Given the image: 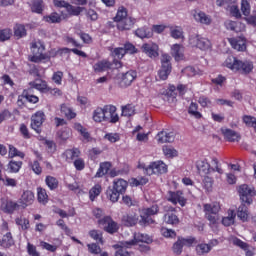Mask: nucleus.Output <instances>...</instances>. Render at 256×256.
I'll return each mask as SVG.
<instances>
[{
    "label": "nucleus",
    "mask_w": 256,
    "mask_h": 256,
    "mask_svg": "<svg viewBox=\"0 0 256 256\" xmlns=\"http://www.w3.org/2000/svg\"><path fill=\"white\" fill-rule=\"evenodd\" d=\"M196 167L201 177L211 175V173H218V175H223V168H221L217 158H204L198 160Z\"/></svg>",
    "instance_id": "f257e3e1"
},
{
    "label": "nucleus",
    "mask_w": 256,
    "mask_h": 256,
    "mask_svg": "<svg viewBox=\"0 0 256 256\" xmlns=\"http://www.w3.org/2000/svg\"><path fill=\"white\" fill-rule=\"evenodd\" d=\"M224 67L230 69L234 73H241L242 75H247L253 71V63L251 61L239 60L234 56H229L224 61Z\"/></svg>",
    "instance_id": "f03ea898"
},
{
    "label": "nucleus",
    "mask_w": 256,
    "mask_h": 256,
    "mask_svg": "<svg viewBox=\"0 0 256 256\" xmlns=\"http://www.w3.org/2000/svg\"><path fill=\"white\" fill-rule=\"evenodd\" d=\"M114 22L119 31H129L135 25V19L127 16V8L120 6L117 10Z\"/></svg>",
    "instance_id": "7ed1b4c3"
},
{
    "label": "nucleus",
    "mask_w": 256,
    "mask_h": 256,
    "mask_svg": "<svg viewBox=\"0 0 256 256\" xmlns=\"http://www.w3.org/2000/svg\"><path fill=\"white\" fill-rule=\"evenodd\" d=\"M138 169H142L145 175H164V173H167L168 166L163 162L162 160H157L154 162H150V164L147 166L145 163H139Z\"/></svg>",
    "instance_id": "20e7f679"
},
{
    "label": "nucleus",
    "mask_w": 256,
    "mask_h": 256,
    "mask_svg": "<svg viewBox=\"0 0 256 256\" xmlns=\"http://www.w3.org/2000/svg\"><path fill=\"white\" fill-rule=\"evenodd\" d=\"M204 212L206 219L210 225H217L219 223V212L221 211V204L219 202H212L204 204Z\"/></svg>",
    "instance_id": "39448f33"
},
{
    "label": "nucleus",
    "mask_w": 256,
    "mask_h": 256,
    "mask_svg": "<svg viewBox=\"0 0 256 256\" xmlns=\"http://www.w3.org/2000/svg\"><path fill=\"white\" fill-rule=\"evenodd\" d=\"M45 45L41 41H35L31 44V53L28 57L29 61L32 63H41V61H45L49 59L47 55L44 54Z\"/></svg>",
    "instance_id": "423d86ee"
},
{
    "label": "nucleus",
    "mask_w": 256,
    "mask_h": 256,
    "mask_svg": "<svg viewBox=\"0 0 256 256\" xmlns=\"http://www.w3.org/2000/svg\"><path fill=\"white\" fill-rule=\"evenodd\" d=\"M159 213V206L153 205L150 208H143L140 210V220L138 221L139 225L145 227V225H153L155 220L151 218L152 215H157Z\"/></svg>",
    "instance_id": "0eeeda50"
},
{
    "label": "nucleus",
    "mask_w": 256,
    "mask_h": 256,
    "mask_svg": "<svg viewBox=\"0 0 256 256\" xmlns=\"http://www.w3.org/2000/svg\"><path fill=\"white\" fill-rule=\"evenodd\" d=\"M238 195L242 203L251 205V203H253V198L256 197V191L254 187L247 184H242L238 187Z\"/></svg>",
    "instance_id": "6e6552de"
},
{
    "label": "nucleus",
    "mask_w": 256,
    "mask_h": 256,
    "mask_svg": "<svg viewBox=\"0 0 256 256\" xmlns=\"http://www.w3.org/2000/svg\"><path fill=\"white\" fill-rule=\"evenodd\" d=\"M171 56L169 54H162L161 56V67L158 70V77L161 81H167L169 75H171Z\"/></svg>",
    "instance_id": "1a4fd4ad"
},
{
    "label": "nucleus",
    "mask_w": 256,
    "mask_h": 256,
    "mask_svg": "<svg viewBox=\"0 0 256 256\" xmlns=\"http://www.w3.org/2000/svg\"><path fill=\"white\" fill-rule=\"evenodd\" d=\"M53 3H54V7H58L59 9L64 8L66 9L69 15H73L75 17L81 15V13L85 11V7L73 6L65 0H53Z\"/></svg>",
    "instance_id": "9d476101"
},
{
    "label": "nucleus",
    "mask_w": 256,
    "mask_h": 256,
    "mask_svg": "<svg viewBox=\"0 0 256 256\" xmlns=\"http://www.w3.org/2000/svg\"><path fill=\"white\" fill-rule=\"evenodd\" d=\"M98 225L106 231V233H117L119 231V224L113 221V219L109 216L102 218V220H98Z\"/></svg>",
    "instance_id": "9b49d317"
},
{
    "label": "nucleus",
    "mask_w": 256,
    "mask_h": 256,
    "mask_svg": "<svg viewBox=\"0 0 256 256\" xmlns=\"http://www.w3.org/2000/svg\"><path fill=\"white\" fill-rule=\"evenodd\" d=\"M140 243H146V245H149L150 243H153V238L147 234L136 233L133 236V240L126 241L125 246L137 247V245H141Z\"/></svg>",
    "instance_id": "f8f14e48"
},
{
    "label": "nucleus",
    "mask_w": 256,
    "mask_h": 256,
    "mask_svg": "<svg viewBox=\"0 0 256 256\" xmlns=\"http://www.w3.org/2000/svg\"><path fill=\"white\" fill-rule=\"evenodd\" d=\"M189 43L193 47H198L201 51H209V49H211V41L201 36H192L189 39Z\"/></svg>",
    "instance_id": "ddd939ff"
},
{
    "label": "nucleus",
    "mask_w": 256,
    "mask_h": 256,
    "mask_svg": "<svg viewBox=\"0 0 256 256\" xmlns=\"http://www.w3.org/2000/svg\"><path fill=\"white\" fill-rule=\"evenodd\" d=\"M45 112L39 110L31 116V127L36 133H41V126L45 123Z\"/></svg>",
    "instance_id": "4468645a"
},
{
    "label": "nucleus",
    "mask_w": 256,
    "mask_h": 256,
    "mask_svg": "<svg viewBox=\"0 0 256 256\" xmlns=\"http://www.w3.org/2000/svg\"><path fill=\"white\" fill-rule=\"evenodd\" d=\"M166 199L173 205H177L178 203L181 207H185L187 203V200L185 199V197H183V192L181 191H169L167 193Z\"/></svg>",
    "instance_id": "2eb2a0df"
},
{
    "label": "nucleus",
    "mask_w": 256,
    "mask_h": 256,
    "mask_svg": "<svg viewBox=\"0 0 256 256\" xmlns=\"http://www.w3.org/2000/svg\"><path fill=\"white\" fill-rule=\"evenodd\" d=\"M141 49L150 59H157V57H159V45H157V43H145L142 45Z\"/></svg>",
    "instance_id": "dca6fc26"
},
{
    "label": "nucleus",
    "mask_w": 256,
    "mask_h": 256,
    "mask_svg": "<svg viewBox=\"0 0 256 256\" xmlns=\"http://www.w3.org/2000/svg\"><path fill=\"white\" fill-rule=\"evenodd\" d=\"M118 79L120 80V87H129L137 79V72L130 70L126 73L119 74Z\"/></svg>",
    "instance_id": "f3484780"
},
{
    "label": "nucleus",
    "mask_w": 256,
    "mask_h": 256,
    "mask_svg": "<svg viewBox=\"0 0 256 256\" xmlns=\"http://www.w3.org/2000/svg\"><path fill=\"white\" fill-rule=\"evenodd\" d=\"M33 201H35V194L31 190H25L19 198L18 203L21 209H26L29 205H33Z\"/></svg>",
    "instance_id": "a211bd4d"
},
{
    "label": "nucleus",
    "mask_w": 256,
    "mask_h": 256,
    "mask_svg": "<svg viewBox=\"0 0 256 256\" xmlns=\"http://www.w3.org/2000/svg\"><path fill=\"white\" fill-rule=\"evenodd\" d=\"M105 120L110 121V123H117L119 121V114L117 113V107L114 105H105Z\"/></svg>",
    "instance_id": "6ab92c4d"
},
{
    "label": "nucleus",
    "mask_w": 256,
    "mask_h": 256,
    "mask_svg": "<svg viewBox=\"0 0 256 256\" xmlns=\"http://www.w3.org/2000/svg\"><path fill=\"white\" fill-rule=\"evenodd\" d=\"M19 208H21L19 202L7 200L6 198L1 199L0 209L5 213H13L14 211H17V209Z\"/></svg>",
    "instance_id": "aec40b11"
},
{
    "label": "nucleus",
    "mask_w": 256,
    "mask_h": 256,
    "mask_svg": "<svg viewBox=\"0 0 256 256\" xmlns=\"http://www.w3.org/2000/svg\"><path fill=\"white\" fill-rule=\"evenodd\" d=\"M73 129L75 131H77L78 133H80V135L82 137V141H84V143H89V142L93 141L91 134L89 133L87 128H85L81 123L75 122L73 124Z\"/></svg>",
    "instance_id": "412c9836"
},
{
    "label": "nucleus",
    "mask_w": 256,
    "mask_h": 256,
    "mask_svg": "<svg viewBox=\"0 0 256 256\" xmlns=\"http://www.w3.org/2000/svg\"><path fill=\"white\" fill-rule=\"evenodd\" d=\"M74 53L75 55H78L79 57H87V54L77 48H74V49H69V48H61V49H58V50H51L50 51V57H55L57 55H63L64 53L67 54V53Z\"/></svg>",
    "instance_id": "4be33fe9"
},
{
    "label": "nucleus",
    "mask_w": 256,
    "mask_h": 256,
    "mask_svg": "<svg viewBox=\"0 0 256 256\" xmlns=\"http://www.w3.org/2000/svg\"><path fill=\"white\" fill-rule=\"evenodd\" d=\"M171 55L175 61H183L185 59V47L181 44H173L171 46Z\"/></svg>",
    "instance_id": "5701e85b"
},
{
    "label": "nucleus",
    "mask_w": 256,
    "mask_h": 256,
    "mask_svg": "<svg viewBox=\"0 0 256 256\" xmlns=\"http://www.w3.org/2000/svg\"><path fill=\"white\" fill-rule=\"evenodd\" d=\"M156 140L158 143H173L175 141V133L161 131L157 134Z\"/></svg>",
    "instance_id": "b1692460"
},
{
    "label": "nucleus",
    "mask_w": 256,
    "mask_h": 256,
    "mask_svg": "<svg viewBox=\"0 0 256 256\" xmlns=\"http://www.w3.org/2000/svg\"><path fill=\"white\" fill-rule=\"evenodd\" d=\"M229 43L236 51H245L247 49V40L243 37L230 38Z\"/></svg>",
    "instance_id": "393cba45"
},
{
    "label": "nucleus",
    "mask_w": 256,
    "mask_h": 256,
    "mask_svg": "<svg viewBox=\"0 0 256 256\" xmlns=\"http://www.w3.org/2000/svg\"><path fill=\"white\" fill-rule=\"evenodd\" d=\"M193 17L195 21L201 23L202 25H211V16L207 15L203 11H194Z\"/></svg>",
    "instance_id": "a878e982"
},
{
    "label": "nucleus",
    "mask_w": 256,
    "mask_h": 256,
    "mask_svg": "<svg viewBox=\"0 0 256 256\" xmlns=\"http://www.w3.org/2000/svg\"><path fill=\"white\" fill-rule=\"evenodd\" d=\"M127 187H129V182H127L124 179L120 178V179H115L113 181L112 189H114V191H117L121 195H123V193L127 191Z\"/></svg>",
    "instance_id": "bb28decb"
},
{
    "label": "nucleus",
    "mask_w": 256,
    "mask_h": 256,
    "mask_svg": "<svg viewBox=\"0 0 256 256\" xmlns=\"http://www.w3.org/2000/svg\"><path fill=\"white\" fill-rule=\"evenodd\" d=\"M221 133L222 135H224V139H226V141L235 142L241 139V136L239 135V133L229 128H222Z\"/></svg>",
    "instance_id": "cd10ccee"
},
{
    "label": "nucleus",
    "mask_w": 256,
    "mask_h": 256,
    "mask_svg": "<svg viewBox=\"0 0 256 256\" xmlns=\"http://www.w3.org/2000/svg\"><path fill=\"white\" fill-rule=\"evenodd\" d=\"M226 29H229L230 31H235L236 33H241L245 31V24L241 22H235L228 20L225 22Z\"/></svg>",
    "instance_id": "c85d7f7f"
},
{
    "label": "nucleus",
    "mask_w": 256,
    "mask_h": 256,
    "mask_svg": "<svg viewBox=\"0 0 256 256\" xmlns=\"http://www.w3.org/2000/svg\"><path fill=\"white\" fill-rule=\"evenodd\" d=\"M237 217V213L235 210L229 209L226 213V216L222 218V225L225 227H231L235 223V218Z\"/></svg>",
    "instance_id": "c756f323"
},
{
    "label": "nucleus",
    "mask_w": 256,
    "mask_h": 256,
    "mask_svg": "<svg viewBox=\"0 0 256 256\" xmlns=\"http://www.w3.org/2000/svg\"><path fill=\"white\" fill-rule=\"evenodd\" d=\"M92 119L95 123H103L105 120V106L103 107H97L92 112Z\"/></svg>",
    "instance_id": "7c9ffc66"
},
{
    "label": "nucleus",
    "mask_w": 256,
    "mask_h": 256,
    "mask_svg": "<svg viewBox=\"0 0 256 256\" xmlns=\"http://www.w3.org/2000/svg\"><path fill=\"white\" fill-rule=\"evenodd\" d=\"M123 222L127 227H133L139 223V216L135 212H130L123 217Z\"/></svg>",
    "instance_id": "2f4dec72"
},
{
    "label": "nucleus",
    "mask_w": 256,
    "mask_h": 256,
    "mask_svg": "<svg viewBox=\"0 0 256 256\" xmlns=\"http://www.w3.org/2000/svg\"><path fill=\"white\" fill-rule=\"evenodd\" d=\"M108 69H111V62L107 60H102L94 64L93 70L95 73H103L105 71H108Z\"/></svg>",
    "instance_id": "473e14b6"
},
{
    "label": "nucleus",
    "mask_w": 256,
    "mask_h": 256,
    "mask_svg": "<svg viewBox=\"0 0 256 256\" xmlns=\"http://www.w3.org/2000/svg\"><path fill=\"white\" fill-rule=\"evenodd\" d=\"M30 8L32 13H37L38 15H41L43 11L45 10V3L43 0H33L30 4Z\"/></svg>",
    "instance_id": "72a5a7b5"
},
{
    "label": "nucleus",
    "mask_w": 256,
    "mask_h": 256,
    "mask_svg": "<svg viewBox=\"0 0 256 256\" xmlns=\"http://www.w3.org/2000/svg\"><path fill=\"white\" fill-rule=\"evenodd\" d=\"M30 87L33 89H37L41 93H47L49 91V86H47V82L43 80H36L34 82H30Z\"/></svg>",
    "instance_id": "f704fd0d"
},
{
    "label": "nucleus",
    "mask_w": 256,
    "mask_h": 256,
    "mask_svg": "<svg viewBox=\"0 0 256 256\" xmlns=\"http://www.w3.org/2000/svg\"><path fill=\"white\" fill-rule=\"evenodd\" d=\"M162 151L166 159H175V157H179V151L173 146H163Z\"/></svg>",
    "instance_id": "c9c22d12"
},
{
    "label": "nucleus",
    "mask_w": 256,
    "mask_h": 256,
    "mask_svg": "<svg viewBox=\"0 0 256 256\" xmlns=\"http://www.w3.org/2000/svg\"><path fill=\"white\" fill-rule=\"evenodd\" d=\"M237 217L239 218L240 221H248L249 219V209L245 204H241L238 209H237Z\"/></svg>",
    "instance_id": "e433bc0d"
},
{
    "label": "nucleus",
    "mask_w": 256,
    "mask_h": 256,
    "mask_svg": "<svg viewBox=\"0 0 256 256\" xmlns=\"http://www.w3.org/2000/svg\"><path fill=\"white\" fill-rule=\"evenodd\" d=\"M230 243L235 245L236 247H239L243 251H246V255H251L249 252V244L243 242L241 239H239L237 237H231Z\"/></svg>",
    "instance_id": "4c0bfd02"
},
{
    "label": "nucleus",
    "mask_w": 256,
    "mask_h": 256,
    "mask_svg": "<svg viewBox=\"0 0 256 256\" xmlns=\"http://www.w3.org/2000/svg\"><path fill=\"white\" fill-rule=\"evenodd\" d=\"M135 35L140 39H151L153 37V31L150 28L142 27L135 31Z\"/></svg>",
    "instance_id": "58836bf2"
},
{
    "label": "nucleus",
    "mask_w": 256,
    "mask_h": 256,
    "mask_svg": "<svg viewBox=\"0 0 256 256\" xmlns=\"http://www.w3.org/2000/svg\"><path fill=\"white\" fill-rule=\"evenodd\" d=\"M170 37L172 39H185L183 28L181 26H170Z\"/></svg>",
    "instance_id": "ea45409f"
},
{
    "label": "nucleus",
    "mask_w": 256,
    "mask_h": 256,
    "mask_svg": "<svg viewBox=\"0 0 256 256\" xmlns=\"http://www.w3.org/2000/svg\"><path fill=\"white\" fill-rule=\"evenodd\" d=\"M125 243H127V241L120 242V244L114 245V248L118 249L115 256H129V252L126 249H133V247H127Z\"/></svg>",
    "instance_id": "a19ab883"
},
{
    "label": "nucleus",
    "mask_w": 256,
    "mask_h": 256,
    "mask_svg": "<svg viewBox=\"0 0 256 256\" xmlns=\"http://www.w3.org/2000/svg\"><path fill=\"white\" fill-rule=\"evenodd\" d=\"M42 20L45 21V23L51 24V23H61L63 19L61 18L59 13L53 12L50 15L43 16Z\"/></svg>",
    "instance_id": "79ce46f5"
},
{
    "label": "nucleus",
    "mask_w": 256,
    "mask_h": 256,
    "mask_svg": "<svg viewBox=\"0 0 256 256\" xmlns=\"http://www.w3.org/2000/svg\"><path fill=\"white\" fill-rule=\"evenodd\" d=\"M213 183V178L210 175L204 176L202 187L205 189L206 193H211V191H213Z\"/></svg>",
    "instance_id": "37998d69"
},
{
    "label": "nucleus",
    "mask_w": 256,
    "mask_h": 256,
    "mask_svg": "<svg viewBox=\"0 0 256 256\" xmlns=\"http://www.w3.org/2000/svg\"><path fill=\"white\" fill-rule=\"evenodd\" d=\"M164 221L167 225H179V217L173 212H168L164 215Z\"/></svg>",
    "instance_id": "c03bdc74"
},
{
    "label": "nucleus",
    "mask_w": 256,
    "mask_h": 256,
    "mask_svg": "<svg viewBox=\"0 0 256 256\" xmlns=\"http://www.w3.org/2000/svg\"><path fill=\"white\" fill-rule=\"evenodd\" d=\"M103 191V188L101 187V184L94 185L89 190V199L90 201H95V198L101 195V192Z\"/></svg>",
    "instance_id": "a18cd8bd"
},
{
    "label": "nucleus",
    "mask_w": 256,
    "mask_h": 256,
    "mask_svg": "<svg viewBox=\"0 0 256 256\" xmlns=\"http://www.w3.org/2000/svg\"><path fill=\"white\" fill-rule=\"evenodd\" d=\"M14 35L17 39H21L27 35V29L23 24H16L14 26Z\"/></svg>",
    "instance_id": "49530a36"
},
{
    "label": "nucleus",
    "mask_w": 256,
    "mask_h": 256,
    "mask_svg": "<svg viewBox=\"0 0 256 256\" xmlns=\"http://www.w3.org/2000/svg\"><path fill=\"white\" fill-rule=\"evenodd\" d=\"M45 183L50 191H55L59 187V180L53 176H46Z\"/></svg>",
    "instance_id": "de8ad7c7"
},
{
    "label": "nucleus",
    "mask_w": 256,
    "mask_h": 256,
    "mask_svg": "<svg viewBox=\"0 0 256 256\" xmlns=\"http://www.w3.org/2000/svg\"><path fill=\"white\" fill-rule=\"evenodd\" d=\"M61 113L64 115V117H66V119H75L77 117L75 111H73L71 107L67 105L61 106Z\"/></svg>",
    "instance_id": "09e8293b"
},
{
    "label": "nucleus",
    "mask_w": 256,
    "mask_h": 256,
    "mask_svg": "<svg viewBox=\"0 0 256 256\" xmlns=\"http://www.w3.org/2000/svg\"><path fill=\"white\" fill-rule=\"evenodd\" d=\"M37 197L39 203H42V205H46L47 201H49V196L47 195V190H45V188H37Z\"/></svg>",
    "instance_id": "8fccbe9b"
},
{
    "label": "nucleus",
    "mask_w": 256,
    "mask_h": 256,
    "mask_svg": "<svg viewBox=\"0 0 256 256\" xmlns=\"http://www.w3.org/2000/svg\"><path fill=\"white\" fill-rule=\"evenodd\" d=\"M79 155H81V152L77 148L69 149L64 152L66 161H73V159L79 157Z\"/></svg>",
    "instance_id": "3c124183"
},
{
    "label": "nucleus",
    "mask_w": 256,
    "mask_h": 256,
    "mask_svg": "<svg viewBox=\"0 0 256 256\" xmlns=\"http://www.w3.org/2000/svg\"><path fill=\"white\" fill-rule=\"evenodd\" d=\"M129 183L130 187H139V185H147L149 179H147V177L131 178Z\"/></svg>",
    "instance_id": "603ef678"
},
{
    "label": "nucleus",
    "mask_w": 256,
    "mask_h": 256,
    "mask_svg": "<svg viewBox=\"0 0 256 256\" xmlns=\"http://www.w3.org/2000/svg\"><path fill=\"white\" fill-rule=\"evenodd\" d=\"M109 169H111V163L104 162L100 164V168L96 173V177H103V175H107L109 173Z\"/></svg>",
    "instance_id": "864d4df0"
},
{
    "label": "nucleus",
    "mask_w": 256,
    "mask_h": 256,
    "mask_svg": "<svg viewBox=\"0 0 256 256\" xmlns=\"http://www.w3.org/2000/svg\"><path fill=\"white\" fill-rule=\"evenodd\" d=\"M21 167H23V162L21 161H10L8 163V169L10 173H19L21 171Z\"/></svg>",
    "instance_id": "5fc2aeb1"
},
{
    "label": "nucleus",
    "mask_w": 256,
    "mask_h": 256,
    "mask_svg": "<svg viewBox=\"0 0 256 256\" xmlns=\"http://www.w3.org/2000/svg\"><path fill=\"white\" fill-rule=\"evenodd\" d=\"M0 181L5 187H17V179L11 178L7 175H5Z\"/></svg>",
    "instance_id": "6e6d98bb"
},
{
    "label": "nucleus",
    "mask_w": 256,
    "mask_h": 256,
    "mask_svg": "<svg viewBox=\"0 0 256 256\" xmlns=\"http://www.w3.org/2000/svg\"><path fill=\"white\" fill-rule=\"evenodd\" d=\"M241 13L244 17L251 15V4L248 0H241Z\"/></svg>",
    "instance_id": "4d7b16f0"
},
{
    "label": "nucleus",
    "mask_w": 256,
    "mask_h": 256,
    "mask_svg": "<svg viewBox=\"0 0 256 256\" xmlns=\"http://www.w3.org/2000/svg\"><path fill=\"white\" fill-rule=\"evenodd\" d=\"M243 123H245L246 127H253L254 131H256V118L250 115H244L242 117Z\"/></svg>",
    "instance_id": "13d9d810"
},
{
    "label": "nucleus",
    "mask_w": 256,
    "mask_h": 256,
    "mask_svg": "<svg viewBox=\"0 0 256 256\" xmlns=\"http://www.w3.org/2000/svg\"><path fill=\"white\" fill-rule=\"evenodd\" d=\"M211 251V246H209L208 244L205 243H201L198 244L196 246V253L197 255H206L207 253H209Z\"/></svg>",
    "instance_id": "bf43d9fd"
},
{
    "label": "nucleus",
    "mask_w": 256,
    "mask_h": 256,
    "mask_svg": "<svg viewBox=\"0 0 256 256\" xmlns=\"http://www.w3.org/2000/svg\"><path fill=\"white\" fill-rule=\"evenodd\" d=\"M13 243L14 242L11 233H6V235L3 236L2 240H0V247H11Z\"/></svg>",
    "instance_id": "052dcab7"
},
{
    "label": "nucleus",
    "mask_w": 256,
    "mask_h": 256,
    "mask_svg": "<svg viewBox=\"0 0 256 256\" xmlns=\"http://www.w3.org/2000/svg\"><path fill=\"white\" fill-rule=\"evenodd\" d=\"M107 197L112 203H117V201H119V197H121V192H118L117 190L112 188L107 191Z\"/></svg>",
    "instance_id": "680f3d73"
},
{
    "label": "nucleus",
    "mask_w": 256,
    "mask_h": 256,
    "mask_svg": "<svg viewBox=\"0 0 256 256\" xmlns=\"http://www.w3.org/2000/svg\"><path fill=\"white\" fill-rule=\"evenodd\" d=\"M161 235L166 239H175V237H177L175 230L165 227L161 228Z\"/></svg>",
    "instance_id": "e2e57ef3"
},
{
    "label": "nucleus",
    "mask_w": 256,
    "mask_h": 256,
    "mask_svg": "<svg viewBox=\"0 0 256 256\" xmlns=\"http://www.w3.org/2000/svg\"><path fill=\"white\" fill-rule=\"evenodd\" d=\"M16 225L22 229V231H27L29 229V220L24 217L16 218Z\"/></svg>",
    "instance_id": "0e129e2a"
},
{
    "label": "nucleus",
    "mask_w": 256,
    "mask_h": 256,
    "mask_svg": "<svg viewBox=\"0 0 256 256\" xmlns=\"http://www.w3.org/2000/svg\"><path fill=\"white\" fill-rule=\"evenodd\" d=\"M29 167L32 169L35 175H41V173H43V168L41 167V164L37 160L30 162Z\"/></svg>",
    "instance_id": "69168bd1"
},
{
    "label": "nucleus",
    "mask_w": 256,
    "mask_h": 256,
    "mask_svg": "<svg viewBox=\"0 0 256 256\" xmlns=\"http://www.w3.org/2000/svg\"><path fill=\"white\" fill-rule=\"evenodd\" d=\"M104 139H106V141H109L110 143H117V141H121V134L107 133L105 134Z\"/></svg>",
    "instance_id": "338daca9"
},
{
    "label": "nucleus",
    "mask_w": 256,
    "mask_h": 256,
    "mask_svg": "<svg viewBox=\"0 0 256 256\" xmlns=\"http://www.w3.org/2000/svg\"><path fill=\"white\" fill-rule=\"evenodd\" d=\"M13 35V31L9 28L0 30V41H9Z\"/></svg>",
    "instance_id": "774afa93"
}]
</instances>
